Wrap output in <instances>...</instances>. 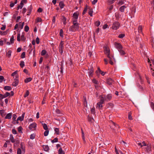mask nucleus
<instances>
[{"label":"nucleus","instance_id":"864d4df0","mask_svg":"<svg viewBox=\"0 0 154 154\" xmlns=\"http://www.w3.org/2000/svg\"><path fill=\"white\" fill-rule=\"evenodd\" d=\"M29 94V92L28 91H27L24 95V97H26L28 96Z\"/></svg>","mask_w":154,"mask_h":154},{"label":"nucleus","instance_id":"aec40b11","mask_svg":"<svg viewBox=\"0 0 154 154\" xmlns=\"http://www.w3.org/2000/svg\"><path fill=\"white\" fill-rule=\"evenodd\" d=\"M120 54L121 55H124L125 54V53L123 49H121L118 51Z\"/></svg>","mask_w":154,"mask_h":154},{"label":"nucleus","instance_id":"473e14b6","mask_svg":"<svg viewBox=\"0 0 154 154\" xmlns=\"http://www.w3.org/2000/svg\"><path fill=\"white\" fill-rule=\"evenodd\" d=\"M24 62L23 61H21L20 63V66L21 67L23 68L24 66Z\"/></svg>","mask_w":154,"mask_h":154},{"label":"nucleus","instance_id":"f03ea898","mask_svg":"<svg viewBox=\"0 0 154 154\" xmlns=\"http://www.w3.org/2000/svg\"><path fill=\"white\" fill-rule=\"evenodd\" d=\"M104 102L103 97H100V101L97 104V108L99 109H101L103 107V104L104 103Z\"/></svg>","mask_w":154,"mask_h":154},{"label":"nucleus","instance_id":"9b49d317","mask_svg":"<svg viewBox=\"0 0 154 154\" xmlns=\"http://www.w3.org/2000/svg\"><path fill=\"white\" fill-rule=\"evenodd\" d=\"M115 48L119 51L121 49H123V47L122 45L119 43L115 42L114 43Z\"/></svg>","mask_w":154,"mask_h":154},{"label":"nucleus","instance_id":"a878e982","mask_svg":"<svg viewBox=\"0 0 154 154\" xmlns=\"http://www.w3.org/2000/svg\"><path fill=\"white\" fill-rule=\"evenodd\" d=\"M42 124L44 129L45 130H48V126L46 124L42 123Z\"/></svg>","mask_w":154,"mask_h":154},{"label":"nucleus","instance_id":"79ce46f5","mask_svg":"<svg viewBox=\"0 0 154 154\" xmlns=\"http://www.w3.org/2000/svg\"><path fill=\"white\" fill-rule=\"evenodd\" d=\"M63 31L62 29H61L60 30V35L61 37H63Z\"/></svg>","mask_w":154,"mask_h":154},{"label":"nucleus","instance_id":"3c124183","mask_svg":"<svg viewBox=\"0 0 154 154\" xmlns=\"http://www.w3.org/2000/svg\"><path fill=\"white\" fill-rule=\"evenodd\" d=\"M25 52H23L21 55V57L22 58H24L25 57Z\"/></svg>","mask_w":154,"mask_h":154},{"label":"nucleus","instance_id":"0e129e2a","mask_svg":"<svg viewBox=\"0 0 154 154\" xmlns=\"http://www.w3.org/2000/svg\"><path fill=\"white\" fill-rule=\"evenodd\" d=\"M109 63L112 65H113L114 64L113 62L112 61L111 58L110 57V58H109Z\"/></svg>","mask_w":154,"mask_h":154},{"label":"nucleus","instance_id":"2eb2a0df","mask_svg":"<svg viewBox=\"0 0 154 154\" xmlns=\"http://www.w3.org/2000/svg\"><path fill=\"white\" fill-rule=\"evenodd\" d=\"M25 115V113H23L22 114L21 116L19 117L17 119V121L20 120V121H22L24 119V116Z\"/></svg>","mask_w":154,"mask_h":154},{"label":"nucleus","instance_id":"bf43d9fd","mask_svg":"<svg viewBox=\"0 0 154 154\" xmlns=\"http://www.w3.org/2000/svg\"><path fill=\"white\" fill-rule=\"evenodd\" d=\"M23 1H22L20 3V6H19L18 7V8H20V9H21L23 8V4L22 2Z\"/></svg>","mask_w":154,"mask_h":154},{"label":"nucleus","instance_id":"a211bd4d","mask_svg":"<svg viewBox=\"0 0 154 154\" xmlns=\"http://www.w3.org/2000/svg\"><path fill=\"white\" fill-rule=\"evenodd\" d=\"M116 3L118 5H121L124 3V2L123 0H119V1H118Z\"/></svg>","mask_w":154,"mask_h":154},{"label":"nucleus","instance_id":"09e8293b","mask_svg":"<svg viewBox=\"0 0 154 154\" xmlns=\"http://www.w3.org/2000/svg\"><path fill=\"white\" fill-rule=\"evenodd\" d=\"M100 21H97L95 22V24L96 26H98L100 25Z\"/></svg>","mask_w":154,"mask_h":154},{"label":"nucleus","instance_id":"49530a36","mask_svg":"<svg viewBox=\"0 0 154 154\" xmlns=\"http://www.w3.org/2000/svg\"><path fill=\"white\" fill-rule=\"evenodd\" d=\"M82 138L83 140L84 141V142H85V137H84L85 134L82 130Z\"/></svg>","mask_w":154,"mask_h":154},{"label":"nucleus","instance_id":"774afa93","mask_svg":"<svg viewBox=\"0 0 154 154\" xmlns=\"http://www.w3.org/2000/svg\"><path fill=\"white\" fill-rule=\"evenodd\" d=\"M36 42L37 44H38L39 43V39L38 37L36 38Z\"/></svg>","mask_w":154,"mask_h":154},{"label":"nucleus","instance_id":"e433bc0d","mask_svg":"<svg viewBox=\"0 0 154 154\" xmlns=\"http://www.w3.org/2000/svg\"><path fill=\"white\" fill-rule=\"evenodd\" d=\"M22 128L20 126L19 127H18V132L20 133H23L22 131Z\"/></svg>","mask_w":154,"mask_h":154},{"label":"nucleus","instance_id":"7ed1b4c3","mask_svg":"<svg viewBox=\"0 0 154 154\" xmlns=\"http://www.w3.org/2000/svg\"><path fill=\"white\" fill-rule=\"evenodd\" d=\"M73 25L69 29V30L72 32H75L78 30L79 27V23H73Z\"/></svg>","mask_w":154,"mask_h":154},{"label":"nucleus","instance_id":"c756f323","mask_svg":"<svg viewBox=\"0 0 154 154\" xmlns=\"http://www.w3.org/2000/svg\"><path fill=\"white\" fill-rule=\"evenodd\" d=\"M58 154H64L61 148H60L58 150Z\"/></svg>","mask_w":154,"mask_h":154},{"label":"nucleus","instance_id":"f704fd0d","mask_svg":"<svg viewBox=\"0 0 154 154\" xmlns=\"http://www.w3.org/2000/svg\"><path fill=\"white\" fill-rule=\"evenodd\" d=\"M92 82L96 85H97L98 83V81L95 79H93L92 80Z\"/></svg>","mask_w":154,"mask_h":154},{"label":"nucleus","instance_id":"5701e85b","mask_svg":"<svg viewBox=\"0 0 154 154\" xmlns=\"http://www.w3.org/2000/svg\"><path fill=\"white\" fill-rule=\"evenodd\" d=\"M43 148L44 150L45 151H48L49 150V148L48 145H44L43 146Z\"/></svg>","mask_w":154,"mask_h":154},{"label":"nucleus","instance_id":"58836bf2","mask_svg":"<svg viewBox=\"0 0 154 154\" xmlns=\"http://www.w3.org/2000/svg\"><path fill=\"white\" fill-rule=\"evenodd\" d=\"M4 77L3 76L0 75V82H2L3 80L5 81V80H4Z\"/></svg>","mask_w":154,"mask_h":154},{"label":"nucleus","instance_id":"cd10ccee","mask_svg":"<svg viewBox=\"0 0 154 154\" xmlns=\"http://www.w3.org/2000/svg\"><path fill=\"white\" fill-rule=\"evenodd\" d=\"M54 131L55 132V133L57 135H59L60 134V132H59V128H55Z\"/></svg>","mask_w":154,"mask_h":154},{"label":"nucleus","instance_id":"a18cd8bd","mask_svg":"<svg viewBox=\"0 0 154 154\" xmlns=\"http://www.w3.org/2000/svg\"><path fill=\"white\" fill-rule=\"evenodd\" d=\"M29 27L28 26H25L24 30L26 32H27L28 31V30H29Z\"/></svg>","mask_w":154,"mask_h":154},{"label":"nucleus","instance_id":"052dcab7","mask_svg":"<svg viewBox=\"0 0 154 154\" xmlns=\"http://www.w3.org/2000/svg\"><path fill=\"white\" fill-rule=\"evenodd\" d=\"M56 113L57 114H60V111L58 109H57L55 111Z\"/></svg>","mask_w":154,"mask_h":154},{"label":"nucleus","instance_id":"2f4dec72","mask_svg":"<svg viewBox=\"0 0 154 154\" xmlns=\"http://www.w3.org/2000/svg\"><path fill=\"white\" fill-rule=\"evenodd\" d=\"M45 130L46 131L44 132V135L45 136H47L48 134L49 131L48 130Z\"/></svg>","mask_w":154,"mask_h":154},{"label":"nucleus","instance_id":"f8f14e48","mask_svg":"<svg viewBox=\"0 0 154 154\" xmlns=\"http://www.w3.org/2000/svg\"><path fill=\"white\" fill-rule=\"evenodd\" d=\"M111 123L110 127L112 129L116 130L117 128V126H116L115 123L112 121H111Z\"/></svg>","mask_w":154,"mask_h":154},{"label":"nucleus","instance_id":"ddd939ff","mask_svg":"<svg viewBox=\"0 0 154 154\" xmlns=\"http://www.w3.org/2000/svg\"><path fill=\"white\" fill-rule=\"evenodd\" d=\"M107 83L109 85H112L114 83V81L111 78H108L106 80Z\"/></svg>","mask_w":154,"mask_h":154},{"label":"nucleus","instance_id":"680f3d73","mask_svg":"<svg viewBox=\"0 0 154 154\" xmlns=\"http://www.w3.org/2000/svg\"><path fill=\"white\" fill-rule=\"evenodd\" d=\"M12 132L14 134H17V131L15 129H12Z\"/></svg>","mask_w":154,"mask_h":154},{"label":"nucleus","instance_id":"1a4fd4ad","mask_svg":"<svg viewBox=\"0 0 154 154\" xmlns=\"http://www.w3.org/2000/svg\"><path fill=\"white\" fill-rule=\"evenodd\" d=\"M15 78L14 80V81L12 83V85L13 86L16 87L17 86L19 83V80L18 76L17 75L15 76Z\"/></svg>","mask_w":154,"mask_h":154},{"label":"nucleus","instance_id":"c85d7f7f","mask_svg":"<svg viewBox=\"0 0 154 154\" xmlns=\"http://www.w3.org/2000/svg\"><path fill=\"white\" fill-rule=\"evenodd\" d=\"M0 113L2 117H4L5 115V111L4 110H0Z\"/></svg>","mask_w":154,"mask_h":154},{"label":"nucleus","instance_id":"4c0bfd02","mask_svg":"<svg viewBox=\"0 0 154 154\" xmlns=\"http://www.w3.org/2000/svg\"><path fill=\"white\" fill-rule=\"evenodd\" d=\"M12 53V51L11 50H9L8 51V53H7V55L9 57H10L11 55V54Z\"/></svg>","mask_w":154,"mask_h":154},{"label":"nucleus","instance_id":"7c9ffc66","mask_svg":"<svg viewBox=\"0 0 154 154\" xmlns=\"http://www.w3.org/2000/svg\"><path fill=\"white\" fill-rule=\"evenodd\" d=\"M46 53V51L45 50H42L41 53V54L42 56L45 55Z\"/></svg>","mask_w":154,"mask_h":154},{"label":"nucleus","instance_id":"4d7b16f0","mask_svg":"<svg viewBox=\"0 0 154 154\" xmlns=\"http://www.w3.org/2000/svg\"><path fill=\"white\" fill-rule=\"evenodd\" d=\"M108 26L107 24H104L103 26V29H105L106 28H108Z\"/></svg>","mask_w":154,"mask_h":154},{"label":"nucleus","instance_id":"9d476101","mask_svg":"<svg viewBox=\"0 0 154 154\" xmlns=\"http://www.w3.org/2000/svg\"><path fill=\"white\" fill-rule=\"evenodd\" d=\"M37 126V124L35 122L30 124L29 126V128L30 130H33L35 129Z\"/></svg>","mask_w":154,"mask_h":154},{"label":"nucleus","instance_id":"4468645a","mask_svg":"<svg viewBox=\"0 0 154 154\" xmlns=\"http://www.w3.org/2000/svg\"><path fill=\"white\" fill-rule=\"evenodd\" d=\"M79 15V13L78 12H76L74 13L73 15V19H78Z\"/></svg>","mask_w":154,"mask_h":154},{"label":"nucleus","instance_id":"c9c22d12","mask_svg":"<svg viewBox=\"0 0 154 154\" xmlns=\"http://www.w3.org/2000/svg\"><path fill=\"white\" fill-rule=\"evenodd\" d=\"M72 20L73 23H77L78 19L72 18Z\"/></svg>","mask_w":154,"mask_h":154},{"label":"nucleus","instance_id":"338daca9","mask_svg":"<svg viewBox=\"0 0 154 154\" xmlns=\"http://www.w3.org/2000/svg\"><path fill=\"white\" fill-rule=\"evenodd\" d=\"M24 25V22H23L22 23V24L20 25V28L21 29H22L23 28V26Z\"/></svg>","mask_w":154,"mask_h":154},{"label":"nucleus","instance_id":"37998d69","mask_svg":"<svg viewBox=\"0 0 154 154\" xmlns=\"http://www.w3.org/2000/svg\"><path fill=\"white\" fill-rule=\"evenodd\" d=\"M89 14L90 15V16L91 17L92 16L93 14V11L92 9H90V10L88 12Z\"/></svg>","mask_w":154,"mask_h":154},{"label":"nucleus","instance_id":"603ef678","mask_svg":"<svg viewBox=\"0 0 154 154\" xmlns=\"http://www.w3.org/2000/svg\"><path fill=\"white\" fill-rule=\"evenodd\" d=\"M114 2V0H109L108 1V2L109 4H111L112 3H113Z\"/></svg>","mask_w":154,"mask_h":154},{"label":"nucleus","instance_id":"39448f33","mask_svg":"<svg viewBox=\"0 0 154 154\" xmlns=\"http://www.w3.org/2000/svg\"><path fill=\"white\" fill-rule=\"evenodd\" d=\"M120 26V23L117 21H115L112 24L111 28L112 29L116 30L118 29Z\"/></svg>","mask_w":154,"mask_h":154},{"label":"nucleus","instance_id":"dca6fc26","mask_svg":"<svg viewBox=\"0 0 154 154\" xmlns=\"http://www.w3.org/2000/svg\"><path fill=\"white\" fill-rule=\"evenodd\" d=\"M96 73H99L101 74L102 75H104L105 74V73L102 71L99 68H98L97 70L96 71Z\"/></svg>","mask_w":154,"mask_h":154},{"label":"nucleus","instance_id":"4be33fe9","mask_svg":"<svg viewBox=\"0 0 154 154\" xmlns=\"http://www.w3.org/2000/svg\"><path fill=\"white\" fill-rule=\"evenodd\" d=\"M10 140L11 142L12 143H14L15 142V140H14V137L11 134L10 135Z\"/></svg>","mask_w":154,"mask_h":154},{"label":"nucleus","instance_id":"6e6d98bb","mask_svg":"<svg viewBox=\"0 0 154 154\" xmlns=\"http://www.w3.org/2000/svg\"><path fill=\"white\" fill-rule=\"evenodd\" d=\"M17 117V116L16 114H13V115L12 119L13 120H15V119H16Z\"/></svg>","mask_w":154,"mask_h":154},{"label":"nucleus","instance_id":"b1692460","mask_svg":"<svg viewBox=\"0 0 154 154\" xmlns=\"http://www.w3.org/2000/svg\"><path fill=\"white\" fill-rule=\"evenodd\" d=\"M32 80V79L31 77L25 79V82L26 83H28L30 82Z\"/></svg>","mask_w":154,"mask_h":154},{"label":"nucleus","instance_id":"f3484780","mask_svg":"<svg viewBox=\"0 0 154 154\" xmlns=\"http://www.w3.org/2000/svg\"><path fill=\"white\" fill-rule=\"evenodd\" d=\"M126 8L127 6L125 5H123L120 8L119 10L121 12H124L125 9Z\"/></svg>","mask_w":154,"mask_h":154},{"label":"nucleus","instance_id":"13d9d810","mask_svg":"<svg viewBox=\"0 0 154 154\" xmlns=\"http://www.w3.org/2000/svg\"><path fill=\"white\" fill-rule=\"evenodd\" d=\"M42 20L41 18L40 17H38L36 20V22H41Z\"/></svg>","mask_w":154,"mask_h":154},{"label":"nucleus","instance_id":"412c9836","mask_svg":"<svg viewBox=\"0 0 154 154\" xmlns=\"http://www.w3.org/2000/svg\"><path fill=\"white\" fill-rule=\"evenodd\" d=\"M138 32L139 33H141L143 34L142 33V26L141 25L139 26L138 28Z\"/></svg>","mask_w":154,"mask_h":154},{"label":"nucleus","instance_id":"c03bdc74","mask_svg":"<svg viewBox=\"0 0 154 154\" xmlns=\"http://www.w3.org/2000/svg\"><path fill=\"white\" fill-rule=\"evenodd\" d=\"M91 111L92 113L94 114L95 113V108L93 107L91 109Z\"/></svg>","mask_w":154,"mask_h":154},{"label":"nucleus","instance_id":"72a5a7b5","mask_svg":"<svg viewBox=\"0 0 154 154\" xmlns=\"http://www.w3.org/2000/svg\"><path fill=\"white\" fill-rule=\"evenodd\" d=\"M35 137V134H32L30 135V139L32 140L34 139Z\"/></svg>","mask_w":154,"mask_h":154},{"label":"nucleus","instance_id":"20e7f679","mask_svg":"<svg viewBox=\"0 0 154 154\" xmlns=\"http://www.w3.org/2000/svg\"><path fill=\"white\" fill-rule=\"evenodd\" d=\"M25 33L23 32L20 36V33H18L17 37V40L18 42H20V40L25 42L26 40V38L25 36Z\"/></svg>","mask_w":154,"mask_h":154},{"label":"nucleus","instance_id":"5fc2aeb1","mask_svg":"<svg viewBox=\"0 0 154 154\" xmlns=\"http://www.w3.org/2000/svg\"><path fill=\"white\" fill-rule=\"evenodd\" d=\"M17 154H21V151L20 148H18L17 149Z\"/></svg>","mask_w":154,"mask_h":154},{"label":"nucleus","instance_id":"6e6552de","mask_svg":"<svg viewBox=\"0 0 154 154\" xmlns=\"http://www.w3.org/2000/svg\"><path fill=\"white\" fill-rule=\"evenodd\" d=\"M104 52L105 54H106L107 57L109 58H110L109 56L110 54V51L109 48L107 47H105L104 49Z\"/></svg>","mask_w":154,"mask_h":154},{"label":"nucleus","instance_id":"423d86ee","mask_svg":"<svg viewBox=\"0 0 154 154\" xmlns=\"http://www.w3.org/2000/svg\"><path fill=\"white\" fill-rule=\"evenodd\" d=\"M100 97H103L104 99V101H108L110 100L112 98V94H107V95L106 96L104 95H103L101 96H100Z\"/></svg>","mask_w":154,"mask_h":154},{"label":"nucleus","instance_id":"69168bd1","mask_svg":"<svg viewBox=\"0 0 154 154\" xmlns=\"http://www.w3.org/2000/svg\"><path fill=\"white\" fill-rule=\"evenodd\" d=\"M87 8H85V9L84 10L83 12L82 13L83 15H84L86 13V12L87 11Z\"/></svg>","mask_w":154,"mask_h":154},{"label":"nucleus","instance_id":"a19ab883","mask_svg":"<svg viewBox=\"0 0 154 154\" xmlns=\"http://www.w3.org/2000/svg\"><path fill=\"white\" fill-rule=\"evenodd\" d=\"M58 139L57 138H55L53 140H52L51 142L52 143H54L57 142L58 141Z\"/></svg>","mask_w":154,"mask_h":154},{"label":"nucleus","instance_id":"f257e3e1","mask_svg":"<svg viewBox=\"0 0 154 154\" xmlns=\"http://www.w3.org/2000/svg\"><path fill=\"white\" fill-rule=\"evenodd\" d=\"M137 143L141 147H143V149L148 153L151 151V146L149 144H146L144 141H143L142 143L138 141L137 142Z\"/></svg>","mask_w":154,"mask_h":154},{"label":"nucleus","instance_id":"0eeeda50","mask_svg":"<svg viewBox=\"0 0 154 154\" xmlns=\"http://www.w3.org/2000/svg\"><path fill=\"white\" fill-rule=\"evenodd\" d=\"M63 41H61L59 45V51L61 54H62L63 53Z\"/></svg>","mask_w":154,"mask_h":154},{"label":"nucleus","instance_id":"ea45409f","mask_svg":"<svg viewBox=\"0 0 154 154\" xmlns=\"http://www.w3.org/2000/svg\"><path fill=\"white\" fill-rule=\"evenodd\" d=\"M125 36V34H121L119 35L118 36V37L121 38H123Z\"/></svg>","mask_w":154,"mask_h":154},{"label":"nucleus","instance_id":"de8ad7c7","mask_svg":"<svg viewBox=\"0 0 154 154\" xmlns=\"http://www.w3.org/2000/svg\"><path fill=\"white\" fill-rule=\"evenodd\" d=\"M154 62V61L153 60H152L151 61L150 60H149V59H148V63H149V64H150V66L151 65V63H153Z\"/></svg>","mask_w":154,"mask_h":154},{"label":"nucleus","instance_id":"6ab92c4d","mask_svg":"<svg viewBox=\"0 0 154 154\" xmlns=\"http://www.w3.org/2000/svg\"><path fill=\"white\" fill-rule=\"evenodd\" d=\"M12 113H9L7 114L5 117V119H11L12 116Z\"/></svg>","mask_w":154,"mask_h":154},{"label":"nucleus","instance_id":"393cba45","mask_svg":"<svg viewBox=\"0 0 154 154\" xmlns=\"http://www.w3.org/2000/svg\"><path fill=\"white\" fill-rule=\"evenodd\" d=\"M59 5L60 8L61 9L63 8L64 6V5L63 3V2L62 1L60 2Z\"/></svg>","mask_w":154,"mask_h":154},{"label":"nucleus","instance_id":"e2e57ef3","mask_svg":"<svg viewBox=\"0 0 154 154\" xmlns=\"http://www.w3.org/2000/svg\"><path fill=\"white\" fill-rule=\"evenodd\" d=\"M128 118L130 120H132V117L131 116V114L130 112H129L128 114Z\"/></svg>","mask_w":154,"mask_h":154},{"label":"nucleus","instance_id":"8fccbe9b","mask_svg":"<svg viewBox=\"0 0 154 154\" xmlns=\"http://www.w3.org/2000/svg\"><path fill=\"white\" fill-rule=\"evenodd\" d=\"M14 37L13 36H12L10 38L11 43L12 44L13 43H14Z\"/></svg>","mask_w":154,"mask_h":154},{"label":"nucleus","instance_id":"bb28decb","mask_svg":"<svg viewBox=\"0 0 154 154\" xmlns=\"http://www.w3.org/2000/svg\"><path fill=\"white\" fill-rule=\"evenodd\" d=\"M11 87L10 86H6L4 88V89L6 90L10 91L11 90Z\"/></svg>","mask_w":154,"mask_h":154}]
</instances>
